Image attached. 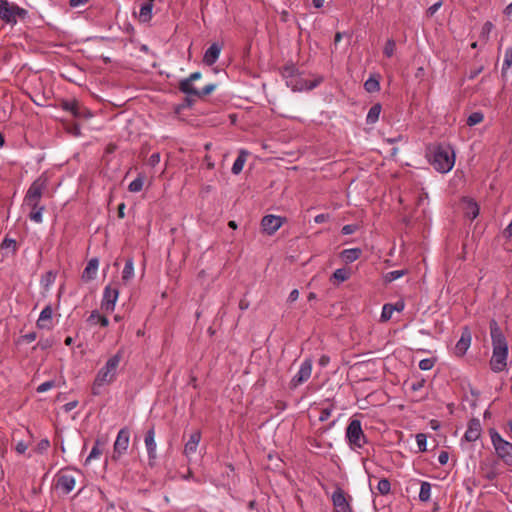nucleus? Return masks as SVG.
Returning a JSON list of instances; mask_svg holds the SVG:
<instances>
[{
	"label": "nucleus",
	"mask_w": 512,
	"mask_h": 512,
	"mask_svg": "<svg viewBox=\"0 0 512 512\" xmlns=\"http://www.w3.org/2000/svg\"><path fill=\"white\" fill-rule=\"evenodd\" d=\"M123 358V350H119L114 355H111L97 371L92 386L91 392L93 395L98 396L102 393L105 386L113 384L119 374V367Z\"/></svg>",
	"instance_id": "nucleus-1"
},
{
	"label": "nucleus",
	"mask_w": 512,
	"mask_h": 512,
	"mask_svg": "<svg viewBox=\"0 0 512 512\" xmlns=\"http://www.w3.org/2000/svg\"><path fill=\"white\" fill-rule=\"evenodd\" d=\"M490 334L493 345L490 366L494 372H501L507 365L508 344L495 320H492L490 323Z\"/></svg>",
	"instance_id": "nucleus-2"
},
{
	"label": "nucleus",
	"mask_w": 512,
	"mask_h": 512,
	"mask_svg": "<svg viewBox=\"0 0 512 512\" xmlns=\"http://www.w3.org/2000/svg\"><path fill=\"white\" fill-rule=\"evenodd\" d=\"M431 164L440 173H448L455 164L454 152L448 147H438L434 150Z\"/></svg>",
	"instance_id": "nucleus-3"
},
{
	"label": "nucleus",
	"mask_w": 512,
	"mask_h": 512,
	"mask_svg": "<svg viewBox=\"0 0 512 512\" xmlns=\"http://www.w3.org/2000/svg\"><path fill=\"white\" fill-rule=\"evenodd\" d=\"M28 17V11L8 0H0V19L7 24L15 25L19 20Z\"/></svg>",
	"instance_id": "nucleus-4"
},
{
	"label": "nucleus",
	"mask_w": 512,
	"mask_h": 512,
	"mask_svg": "<svg viewBox=\"0 0 512 512\" xmlns=\"http://www.w3.org/2000/svg\"><path fill=\"white\" fill-rule=\"evenodd\" d=\"M496 455L508 466H512V443L506 441L494 429L489 431Z\"/></svg>",
	"instance_id": "nucleus-5"
},
{
	"label": "nucleus",
	"mask_w": 512,
	"mask_h": 512,
	"mask_svg": "<svg viewBox=\"0 0 512 512\" xmlns=\"http://www.w3.org/2000/svg\"><path fill=\"white\" fill-rule=\"evenodd\" d=\"M346 439L353 450L361 449L367 443L360 420L352 419L350 421L346 428Z\"/></svg>",
	"instance_id": "nucleus-6"
},
{
	"label": "nucleus",
	"mask_w": 512,
	"mask_h": 512,
	"mask_svg": "<svg viewBox=\"0 0 512 512\" xmlns=\"http://www.w3.org/2000/svg\"><path fill=\"white\" fill-rule=\"evenodd\" d=\"M47 187V179L44 176L37 178L29 187L26 196L25 204L30 208H35L39 204L43 191Z\"/></svg>",
	"instance_id": "nucleus-7"
},
{
	"label": "nucleus",
	"mask_w": 512,
	"mask_h": 512,
	"mask_svg": "<svg viewBox=\"0 0 512 512\" xmlns=\"http://www.w3.org/2000/svg\"><path fill=\"white\" fill-rule=\"evenodd\" d=\"M119 297V290L116 287L107 285L103 291L101 301V309L106 313H111L115 309L116 302Z\"/></svg>",
	"instance_id": "nucleus-8"
},
{
	"label": "nucleus",
	"mask_w": 512,
	"mask_h": 512,
	"mask_svg": "<svg viewBox=\"0 0 512 512\" xmlns=\"http://www.w3.org/2000/svg\"><path fill=\"white\" fill-rule=\"evenodd\" d=\"M285 220L284 217L273 214L264 216L261 220L262 232L270 236L275 234L285 223Z\"/></svg>",
	"instance_id": "nucleus-9"
},
{
	"label": "nucleus",
	"mask_w": 512,
	"mask_h": 512,
	"mask_svg": "<svg viewBox=\"0 0 512 512\" xmlns=\"http://www.w3.org/2000/svg\"><path fill=\"white\" fill-rule=\"evenodd\" d=\"M76 485V477L74 472L64 470L57 475L56 487L63 493H70Z\"/></svg>",
	"instance_id": "nucleus-10"
},
{
	"label": "nucleus",
	"mask_w": 512,
	"mask_h": 512,
	"mask_svg": "<svg viewBox=\"0 0 512 512\" xmlns=\"http://www.w3.org/2000/svg\"><path fill=\"white\" fill-rule=\"evenodd\" d=\"M311 373H312V361H311V359H305L301 363L298 372L291 379V382H290L291 387L296 388L299 385L306 382L311 377Z\"/></svg>",
	"instance_id": "nucleus-11"
},
{
	"label": "nucleus",
	"mask_w": 512,
	"mask_h": 512,
	"mask_svg": "<svg viewBox=\"0 0 512 512\" xmlns=\"http://www.w3.org/2000/svg\"><path fill=\"white\" fill-rule=\"evenodd\" d=\"M62 108L70 112L76 118H90L92 113L82 106L77 100H67L62 102Z\"/></svg>",
	"instance_id": "nucleus-12"
},
{
	"label": "nucleus",
	"mask_w": 512,
	"mask_h": 512,
	"mask_svg": "<svg viewBox=\"0 0 512 512\" xmlns=\"http://www.w3.org/2000/svg\"><path fill=\"white\" fill-rule=\"evenodd\" d=\"M130 440V433L129 430L126 428L121 429L118 432L117 438L114 443V453L118 456H121L126 452L128 449Z\"/></svg>",
	"instance_id": "nucleus-13"
},
{
	"label": "nucleus",
	"mask_w": 512,
	"mask_h": 512,
	"mask_svg": "<svg viewBox=\"0 0 512 512\" xmlns=\"http://www.w3.org/2000/svg\"><path fill=\"white\" fill-rule=\"evenodd\" d=\"M471 333L468 328H464L462 331L460 339L457 341L454 347L455 355L461 357L463 356L471 345Z\"/></svg>",
	"instance_id": "nucleus-14"
},
{
	"label": "nucleus",
	"mask_w": 512,
	"mask_h": 512,
	"mask_svg": "<svg viewBox=\"0 0 512 512\" xmlns=\"http://www.w3.org/2000/svg\"><path fill=\"white\" fill-rule=\"evenodd\" d=\"M52 317V307L50 305H47L39 315V318L37 320V327L39 329L51 330L53 328Z\"/></svg>",
	"instance_id": "nucleus-15"
},
{
	"label": "nucleus",
	"mask_w": 512,
	"mask_h": 512,
	"mask_svg": "<svg viewBox=\"0 0 512 512\" xmlns=\"http://www.w3.org/2000/svg\"><path fill=\"white\" fill-rule=\"evenodd\" d=\"M481 424L480 421L477 419H472L468 423L467 430L464 434V438L468 442H474L479 439L481 436Z\"/></svg>",
	"instance_id": "nucleus-16"
},
{
	"label": "nucleus",
	"mask_w": 512,
	"mask_h": 512,
	"mask_svg": "<svg viewBox=\"0 0 512 512\" xmlns=\"http://www.w3.org/2000/svg\"><path fill=\"white\" fill-rule=\"evenodd\" d=\"M332 502L336 512H349V504L345 498V495L341 489H337L332 494Z\"/></svg>",
	"instance_id": "nucleus-17"
},
{
	"label": "nucleus",
	"mask_w": 512,
	"mask_h": 512,
	"mask_svg": "<svg viewBox=\"0 0 512 512\" xmlns=\"http://www.w3.org/2000/svg\"><path fill=\"white\" fill-rule=\"evenodd\" d=\"M221 46L218 43H213L204 53L203 62L211 66L216 63L221 53Z\"/></svg>",
	"instance_id": "nucleus-18"
},
{
	"label": "nucleus",
	"mask_w": 512,
	"mask_h": 512,
	"mask_svg": "<svg viewBox=\"0 0 512 512\" xmlns=\"http://www.w3.org/2000/svg\"><path fill=\"white\" fill-rule=\"evenodd\" d=\"M200 440H201L200 431H195L190 435L189 440L186 442V444L184 446V454L187 457H190L191 455L196 453L198 445L200 443Z\"/></svg>",
	"instance_id": "nucleus-19"
},
{
	"label": "nucleus",
	"mask_w": 512,
	"mask_h": 512,
	"mask_svg": "<svg viewBox=\"0 0 512 512\" xmlns=\"http://www.w3.org/2000/svg\"><path fill=\"white\" fill-rule=\"evenodd\" d=\"M145 446L147 449L149 460H155L156 459V442H155V431L154 428H151L147 431L145 439Z\"/></svg>",
	"instance_id": "nucleus-20"
},
{
	"label": "nucleus",
	"mask_w": 512,
	"mask_h": 512,
	"mask_svg": "<svg viewBox=\"0 0 512 512\" xmlns=\"http://www.w3.org/2000/svg\"><path fill=\"white\" fill-rule=\"evenodd\" d=\"M462 209L466 217L473 220L479 215L478 204L469 198H465L462 201Z\"/></svg>",
	"instance_id": "nucleus-21"
},
{
	"label": "nucleus",
	"mask_w": 512,
	"mask_h": 512,
	"mask_svg": "<svg viewBox=\"0 0 512 512\" xmlns=\"http://www.w3.org/2000/svg\"><path fill=\"white\" fill-rule=\"evenodd\" d=\"M98 268H99V260L97 258L90 259L82 273V279L84 281H91V280L95 279V277L97 275Z\"/></svg>",
	"instance_id": "nucleus-22"
},
{
	"label": "nucleus",
	"mask_w": 512,
	"mask_h": 512,
	"mask_svg": "<svg viewBox=\"0 0 512 512\" xmlns=\"http://www.w3.org/2000/svg\"><path fill=\"white\" fill-rule=\"evenodd\" d=\"M247 156H248V152L246 150L241 149L239 151V155L236 158V160L234 161L232 169H231L233 174L238 175L242 172L243 167L247 161Z\"/></svg>",
	"instance_id": "nucleus-23"
},
{
	"label": "nucleus",
	"mask_w": 512,
	"mask_h": 512,
	"mask_svg": "<svg viewBox=\"0 0 512 512\" xmlns=\"http://www.w3.org/2000/svg\"><path fill=\"white\" fill-rule=\"evenodd\" d=\"M361 256V249L359 248H350L344 249L340 253L341 259L346 263H352L356 261Z\"/></svg>",
	"instance_id": "nucleus-24"
},
{
	"label": "nucleus",
	"mask_w": 512,
	"mask_h": 512,
	"mask_svg": "<svg viewBox=\"0 0 512 512\" xmlns=\"http://www.w3.org/2000/svg\"><path fill=\"white\" fill-rule=\"evenodd\" d=\"M88 323L91 325L100 324L103 327H107L109 325V320L106 316L101 315L98 311H92L87 319Z\"/></svg>",
	"instance_id": "nucleus-25"
},
{
	"label": "nucleus",
	"mask_w": 512,
	"mask_h": 512,
	"mask_svg": "<svg viewBox=\"0 0 512 512\" xmlns=\"http://www.w3.org/2000/svg\"><path fill=\"white\" fill-rule=\"evenodd\" d=\"M381 110H382V106L379 103L374 104L369 109V111L367 113V116H366L367 124H374V123H376L378 121V119H379Z\"/></svg>",
	"instance_id": "nucleus-26"
},
{
	"label": "nucleus",
	"mask_w": 512,
	"mask_h": 512,
	"mask_svg": "<svg viewBox=\"0 0 512 512\" xmlns=\"http://www.w3.org/2000/svg\"><path fill=\"white\" fill-rule=\"evenodd\" d=\"M180 90L187 95H198V90L193 86V82L189 78L180 82Z\"/></svg>",
	"instance_id": "nucleus-27"
},
{
	"label": "nucleus",
	"mask_w": 512,
	"mask_h": 512,
	"mask_svg": "<svg viewBox=\"0 0 512 512\" xmlns=\"http://www.w3.org/2000/svg\"><path fill=\"white\" fill-rule=\"evenodd\" d=\"M152 9H153V4L152 3H144L140 7L139 19L142 22L150 21V19L152 18Z\"/></svg>",
	"instance_id": "nucleus-28"
},
{
	"label": "nucleus",
	"mask_w": 512,
	"mask_h": 512,
	"mask_svg": "<svg viewBox=\"0 0 512 512\" xmlns=\"http://www.w3.org/2000/svg\"><path fill=\"white\" fill-rule=\"evenodd\" d=\"M134 277V262L133 259H128L122 271V280L127 282Z\"/></svg>",
	"instance_id": "nucleus-29"
},
{
	"label": "nucleus",
	"mask_w": 512,
	"mask_h": 512,
	"mask_svg": "<svg viewBox=\"0 0 512 512\" xmlns=\"http://www.w3.org/2000/svg\"><path fill=\"white\" fill-rule=\"evenodd\" d=\"M351 276L350 270L346 268L336 269L331 277V280H335L336 282H344L348 280Z\"/></svg>",
	"instance_id": "nucleus-30"
},
{
	"label": "nucleus",
	"mask_w": 512,
	"mask_h": 512,
	"mask_svg": "<svg viewBox=\"0 0 512 512\" xmlns=\"http://www.w3.org/2000/svg\"><path fill=\"white\" fill-rule=\"evenodd\" d=\"M431 497V485L428 482H422L419 491V499L422 502H427Z\"/></svg>",
	"instance_id": "nucleus-31"
},
{
	"label": "nucleus",
	"mask_w": 512,
	"mask_h": 512,
	"mask_svg": "<svg viewBox=\"0 0 512 512\" xmlns=\"http://www.w3.org/2000/svg\"><path fill=\"white\" fill-rule=\"evenodd\" d=\"M364 88L369 93L379 91V89H380L379 80L375 77H369L364 83Z\"/></svg>",
	"instance_id": "nucleus-32"
},
{
	"label": "nucleus",
	"mask_w": 512,
	"mask_h": 512,
	"mask_svg": "<svg viewBox=\"0 0 512 512\" xmlns=\"http://www.w3.org/2000/svg\"><path fill=\"white\" fill-rule=\"evenodd\" d=\"M322 77H318L315 80H304L303 83L299 87H295L294 89L298 90H312L317 87L322 82Z\"/></svg>",
	"instance_id": "nucleus-33"
},
{
	"label": "nucleus",
	"mask_w": 512,
	"mask_h": 512,
	"mask_svg": "<svg viewBox=\"0 0 512 512\" xmlns=\"http://www.w3.org/2000/svg\"><path fill=\"white\" fill-rule=\"evenodd\" d=\"M43 210H44V207L40 206L39 204H37V206L35 208H31V211L29 213L30 220H32L33 222H36V223H41L43 220V218H42Z\"/></svg>",
	"instance_id": "nucleus-34"
},
{
	"label": "nucleus",
	"mask_w": 512,
	"mask_h": 512,
	"mask_svg": "<svg viewBox=\"0 0 512 512\" xmlns=\"http://www.w3.org/2000/svg\"><path fill=\"white\" fill-rule=\"evenodd\" d=\"M102 454V448L100 447V441L96 440L95 445L90 451L88 457L86 458L85 463L88 464L92 460L98 459Z\"/></svg>",
	"instance_id": "nucleus-35"
},
{
	"label": "nucleus",
	"mask_w": 512,
	"mask_h": 512,
	"mask_svg": "<svg viewBox=\"0 0 512 512\" xmlns=\"http://www.w3.org/2000/svg\"><path fill=\"white\" fill-rule=\"evenodd\" d=\"M144 185V177L139 175L136 179H134L128 186L130 192L136 193L140 192Z\"/></svg>",
	"instance_id": "nucleus-36"
},
{
	"label": "nucleus",
	"mask_w": 512,
	"mask_h": 512,
	"mask_svg": "<svg viewBox=\"0 0 512 512\" xmlns=\"http://www.w3.org/2000/svg\"><path fill=\"white\" fill-rule=\"evenodd\" d=\"M377 490L380 494L386 495L391 490V485L388 479L383 478L378 482Z\"/></svg>",
	"instance_id": "nucleus-37"
},
{
	"label": "nucleus",
	"mask_w": 512,
	"mask_h": 512,
	"mask_svg": "<svg viewBox=\"0 0 512 512\" xmlns=\"http://www.w3.org/2000/svg\"><path fill=\"white\" fill-rule=\"evenodd\" d=\"M484 119V116L481 112H473L472 114L469 115L468 119H467V124L469 126H474V125H477L479 123H481Z\"/></svg>",
	"instance_id": "nucleus-38"
},
{
	"label": "nucleus",
	"mask_w": 512,
	"mask_h": 512,
	"mask_svg": "<svg viewBox=\"0 0 512 512\" xmlns=\"http://www.w3.org/2000/svg\"><path fill=\"white\" fill-rule=\"evenodd\" d=\"M394 311L392 309V304H385L382 308L380 319L383 322H386L392 318Z\"/></svg>",
	"instance_id": "nucleus-39"
},
{
	"label": "nucleus",
	"mask_w": 512,
	"mask_h": 512,
	"mask_svg": "<svg viewBox=\"0 0 512 512\" xmlns=\"http://www.w3.org/2000/svg\"><path fill=\"white\" fill-rule=\"evenodd\" d=\"M396 49L395 41L392 39H389L383 49V53L386 57L390 58L393 56Z\"/></svg>",
	"instance_id": "nucleus-40"
},
{
	"label": "nucleus",
	"mask_w": 512,
	"mask_h": 512,
	"mask_svg": "<svg viewBox=\"0 0 512 512\" xmlns=\"http://www.w3.org/2000/svg\"><path fill=\"white\" fill-rule=\"evenodd\" d=\"M406 274L405 270H394L390 271L385 275V281L392 282L404 276Z\"/></svg>",
	"instance_id": "nucleus-41"
},
{
	"label": "nucleus",
	"mask_w": 512,
	"mask_h": 512,
	"mask_svg": "<svg viewBox=\"0 0 512 512\" xmlns=\"http://www.w3.org/2000/svg\"><path fill=\"white\" fill-rule=\"evenodd\" d=\"M416 442L419 451L424 452L427 450V437L423 433H419L416 435Z\"/></svg>",
	"instance_id": "nucleus-42"
},
{
	"label": "nucleus",
	"mask_w": 512,
	"mask_h": 512,
	"mask_svg": "<svg viewBox=\"0 0 512 512\" xmlns=\"http://www.w3.org/2000/svg\"><path fill=\"white\" fill-rule=\"evenodd\" d=\"M512 66V46L507 48L503 60V70L509 69Z\"/></svg>",
	"instance_id": "nucleus-43"
},
{
	"label": "nucleus",
	"mask_w": 512,
	"mask_h": 512,
	"mask_svg": "<svg viewBox=\"0 0 512 512\" xmlns=\"http://www.w3.org/2000/svg\"><path fill=\"white\" fill-rule=\"evenodd\" d=\"M435 361L431 358L422 359L419 362V368L423 371H428L433 368Z\"/></svg>",
	"instance_id": "nucleus-44"
},
{
	"label": "nucleus",
	"mask_w": 512,
	"mask_h": 512,
	"mask_svg": "<svg viewBox=\"0 0 512 512\" xmlns=\"http://www.w3.org/2000/svg\"><path fill=\"white\" fill-rule=\"evenodd\" d=\"M332 411H333V407L332 406L331 407L322 408L320 410L319 420L321 422L327 421L330 418V416L332 414Z\"/></svg>",
	"instance_id": "nucleus-45"
},
{
	"label": "nucleus",
	"mask_w": 512,
	"mask_h": 512,
	"mask_svg": "<svg viewBox=\"0 0 512 512\" xmlns=\"http://www.w3.org/2000/svg\"><path fill=\"white\" fill-rule=\"evenodd\" d=\"M55 387V381L50 380L43 382L37 387V392L43 393Z\"/></svg>",
	"instance_id": "nucleus-46"
},
{
	"label": "nucleus",
	"mask_w": 512,
	"mask_h": 512,
	"mask_svg": "<svg viewBox=\"0 0 512 512\" xmlns=\"http://www.w3.org/2000/svg\"><path fill=\"white\" fill-rule=\"evenodd\" d=\"M216 88L215 84H208L202 90H198V97L206 96L212 93Z\"/></svg>",
	"instance_id": "nucleus-47"
},
{
	"label": "nucleus",
	"mask_w": 512,
	"mask_h": 512,
	"mask_svg": "<svg viewBox=\"0 0 512 512\" xmlns=\"http://www.w3.org/2000/svg\"><path fill=\"white\" fill-rule=\"evenodd\" d=\"M28 447H29L28 443L20 440L16 443L15 450L18 454H24L27 451Z\"/></svg>",
	"instance_id": "nucleus-48"
},
{
	"label": "nucleus",
	"mask_w": 512,
	"mask_h": 512,
	"mask_svg": "<svg viewBox=\"0 0 512 512\" xmlns=\"http://www.w3.org/2000/svg\"><path fill=\"white\" fill-rule=\"evenodd\" d=\"M357 225H354V224H348V225H344L342 227V234L344 235H350V234H353L356 230H357Z\"/></svg>",
	"instance_id": "nucleus-49"
},
{
	"label": "nucleus",
	"mask_w": 512,
	"mask_h": 512,
	"mask_svg": "<svg viewBox=\"0 0 512 512\" xmlns=\"http://www.w3.org/2000/svg\"><path fill=\"white\" fill-rule=\"evenodd\" d=\"M441 6H442V2L441 1H438V2L434 3L433 5H431L427 9V11H426L427 15L430 16V17L433 16L439 10V8Z\"/></svg>",
	"instance_id": "nucleus-50"
},
{
	"label": "nucleus",
	"mask_w": 512,
	"mask_h": 512,
	"mask_svg": "<svg viewBox=\"0 0 512 512\" xmlns=\"http://www.w3.org/2000/svg\"><path fill=\"white\" fill-rule=\"evenodd\" d=\"M424 383V379H418L411 384V389L413 391H419L424 387Z\"/></svg>",
	"instance_id": "nucleus-51"
},
{
	"label": "nucleus",
	"mask_w": 512,
	"mask_h": 512,
	"mask_svg": "<svg viewBox=\"0 0 512 512\" xmlns=\"http://www.w3.org/2000/svg\"><path fill=\"white\" fill-rule=\"evenodd\" d=\"M448 460H449V454L448 452L446 451H441L439 456H438V462L441 464V465H446L448 463Z\"/></svg>",
	"instance_id": "nucleus-52"
},
{
	"label": "nucleus",
	"mask_w": 512,
	"mask_h": 512,
	"mask_svg": "<svg viewBox=\"0 0 512 512\" xmlns=\"http://www.w3.org/2000/svg\"><path fill=\"white\" fill-rule=\"evenodd\" d=\"M50 446V442L47 439L41 440L37 445V450L39 452L46 451L48 447Z\"/></svg>",
	"instance_id": "nucleus-53"
},
{
	"label": "nucleus",
	"mask_w": 512,
	"mask_h": 512,
	"mask_svg": "<svg viewBox=\"0 0 512 512\" xmlns=\"http://www.w3.org/2000/svg\"><path fill=\"white\" fill-rule=\"evenodd\" d=\"M492 29H493V24L491 22L487 21L486 23H484V25L482 27V34L485 35L486 37H488V35L492 31Z\"/></svg>",
	"instance_id": "nucleus-54"
},
{
	"label": "nucleus",
	"mask_w": 512,
	"mask_h": 512,
	"mask_svg": "<svg viewBox=\"0 0 512 512\" xmlns=\"http://www.w3.org/2000/svg\"><path fill=\"white\" fill-rule=\"evenodd\" d=\"M89 0H69V5L72 8H77L85 5Z\"/></svg>",
	"instance_id": "nucleus-55"
},
{
	"label": "nucleus",
	"mask_w": 512,
	"mask_h": 512,
	"mask_svg": "<svg viewBox=\"0 0 512 512\" xmlns=\"http://www.w3.org/2000/svg\"><path fill=\"white\" fill-rule=\"evenodd\" d=\"M328 219H329L328 214H318L315 216L314 221L317 224H321V223H324L325 221H327Z\"/></svg>",
	"instance_id": "nucleus-56"
},
{
	"label": "nucleus",
	"mask_w": 512,
	"mask_h": 512,
	"mask_svg": "<svg viewBox=\"0 0 512 512\" xmlns=\"http://www.w3.org/2000/svg\"><path fill=\"white\" fill-rule=\"evenodd\" d=\"M78 405V402L77 401H70L68 403H66L63 408L66 412H70L72 411L74 408H76Z\"/></svg>",
	"instance_id": "nucleus-57"
},
{
	"label": "nucleus",
	"mask_w": 512,
	"mask_h": 512,
	"mask_svg": "<svg viewBox=\"0 0 512 512\" xmlns=\"http://www.w3.org/2000/svg\"><path fill=\"white\" fill-rule=\"evenodd\" d=\"M405 304L402 301H398L395 304H392L393 311L401 312L404 310Z\"/></svg>",
	"instance_id": "nucleus-58"
},
{
	"label": "nucleus",
	"mask_w": 512,
	"mask_h": 512,
	"mask_svg": "<svg viewBox=\"0 0 512 512\" xmlns=\"http://www.w3.org/2000/svg\"><path fill=\"white\" fill-rule=\"evenodd\" d=\"M298 297H299V291L297 289H293L288 296V301L294 302L298 299Z\"/></svg>",
	"instance_id": "nucleus-59"
},
{
	"label": "nucleus",
	"mask_w": 512,
	"mask_h": 512,
	"mask_svg": "<svg viewBox=\"0 0 512 512\" xmlns=\"http://www.w3.org/2000/svg\"><path fill=\"white\" fill-rule=\"evenodd\" d=\"M204 160L206 162V166H207L208 169H213L214 168V162L212 161L211 156L206 155Z\"/></svg>",
	"instance_id": "nucleus-60"
},
{
	"label": "nucleus",
	"mask_w": 512,
	"mask_h": 512,
	"mask_svg": "<svg viewBox=\"0 0 512 512\" xmlns=\"http://www.w3.org/2000/svg\"><path fill=\"white\" fill-rule=\"evenodd\" d=\"M160 161V155L158 153H154L150 157V162L152 165L157 164Z\"/></svg>",
	"instance_id": "nucleus-61"
},
{
	"label": "nucleus",
	"mask_w": 512,
	"mask_h": 512,
	"mask_svg": "<svg viewBox=\"0 0 512 512\" xmlns=\"http://www.w3.org/2000/svg\"><path fill=\"white\" fill-rule=\"evenodd\" d=\"M125 204L124 203H121L119 206H118V216L120 218H124L125 216V213H124V210H125Z\"/></svg>",
	"instance_id": "nucleus-62"
},
{
	"label": "nucleus",
	"mask_w": 512,
	"mask_h": 512,
	"mask_svg": "<svg viewBox=\"0 0 512 512\" xmlns=\"http://www.w3.org/2000/svg\"><path fill=\"white\" fill-rule=\"evenodd\" d=\"M188 78L191 79V81L193 82V81L198 80V79L201 78V73L200 72H194Z\"/></svg>",
	"instance_id": "nucleus-63"
},
{
	"label": "nucleus",
	"mask_w": 512,
	"mask_h": 512,
	"mask_svg": "<svg viewBox=\"0 0 512 512\" xmlns=\"http://www.w3.org/2000/svg\"><path fill=\"white\" fill-rule=\"evenodd\" d=\"M505 234L509 237L512 236V219L511 222L508 224V226L505 228Z\"/></svg>",
	"instance_id": "nucleus-64"
}]
</instances>
